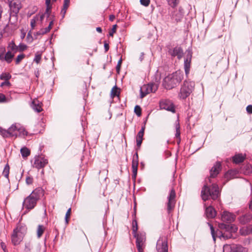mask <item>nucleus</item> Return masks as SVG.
I'll return each instance as SVG.
<instances>
[{"instance_id": "f257e3e1", "label": "nucleus", "mask_w": 252, "mask_h": 252, "mask_svg": "<svg viewBox=\"0 0 252 252\" xmlns=\"http://www.w3.org/2000/svg\"><path fill=\"white\" fill-rule=\"evenodd\" d=\"M221 219L222 221L226 223H220L219 225L220 228L224 231L223 232H220V236L224 239H230L232 236V232H235L237 230L235 225L231 224L235 220V215L230 212L224 211Z\"/></svg>"}, {"instance_id": "f03ea898", "label": "nucleus", "mask_w": 252, "mask_h": 252, "mask_svg": "<svg viewBox=\"0 0 252 252\" xmlns=\"http://www.w3.org/2000/svg\"><path fill=\"white\" fill-rule=\"evenodd\" d=\"M44 194V190L42 188L35 189L27 196L23 202V206L28 211L33 209L36 205L37 201Z\"/></svg>"}, {"instance_id": "7ed1b4c3", "label": "nucleus", "mask_w": 252, "mask_h": 252, "mask_svg": "<svg viewBox=\"0 0 252 252\" xmlns=\"http://www.w3.org/2000/svg\"><path fill=\"white\" fill-rule=\"evenodd\" d=\"M183 72L177 71L166 76L163 81V86L167 90L172 89L180 84L183 79Z\"/></svg>"}, {"instance_id": "20e7f679", "label": "nucleus", "mask_w": 252, "mask_h": 252, "mask_svg": "<svg viewBox=\"0 0 252 252\" xmlns=\"http://www.w3.org/2000/svg\"><path fill=\"white\" fill-rule=\"evenodd\" d=\"M219 194V187L215 184H213L210 187L204 185L202 189L201 192L202 198L204 201L210 199L215 200L218 198Z\"/></svg>"}, {"instance_id": "39448f33", "label": "nucleus", "mask_w": 252, "mask_h": 252, "mask_svg": "<svg viewBox=\"0 0 252 252\" xmlns=\"http://www.w3.org/2000/svg\"><path fill=\"white\" fill-rule=\"evenodd\" d=\"M195 83L193 81L185 80L183 84L182 85L179 97L180 98L185 99L191 94L194 90Z\"/></svg>"}, {"instance_id": "423d86ee", "label": "nucleus", "mask_w": 252, "mask_h": 252, "mask_svg": "<svg viewBox=\"0 0 252 252\" xmlns=\"http://www.w3.org/2000/svg\"><path fill=\"white\" fill-rule=\"evenodd\" d=\"M158 87L155 83H149L144 85L140 88V97L143 98L151 93H155L158 90Z\"/></svg>"}, {"instance_id": "0eeeda50", "label": "nucleus", "mask_w": 252, "mask_h": 252, "mask_svg": "<svg viewBox=\"0 0 252 252\" xmlns=\"http://www.w3.org/2000/svg\"><path fill=\"white\" fill-rule=\"evenodd\" d=\"M156 249L158 252H168L167 239L160 236L157 242Z\"/></svg>"}, {"instance_id": "6e6552de", "label": "nucleus", "mask_w": 252, "mask_h": 252, "mask_svg": "<svg viewBox=\"0 0 252 252\" xmlns=\"http://www.w3.org/2000/svg\"><path fill=\"white\" fill-rule=\"evenodd\" d=\"M175 191L172 189H171L169 195L167 197L168 202L167 203V210L168 214L170 213L175 207Z\"/></svg>"}, {"instance_id": "1a4fd4ad", "label": "nucleus", "mask_w": 252, "mask_h": 252, "mask_svg": "<svg viewBox=\"0 0 252 252\" xmlns=\"http://www.w3.org/2000/svg\"><path fill=\"white\" fill-rule=\"evenodd\" d=\"M136 245L138 252H143V247L145 241V234L144 233H136Z\"/></svg>"}, {"instance_id": "9d476101", "label": "nucleus", "mask_w": 252, "mask_h": 252, "mask_svg": "<svg viewBox=\"0 0 252 252\" xmlns=\"http://www.w3.org/2000/svg\"><path fill=\"white\" fill-rule=\"evenodd\" d=\"M192 52L189 50H188L186 52V57L184 59V66L185 69V74L187 77L188 76L190 67V63L192 58Z\"/></svg>"}, {"instance_id": "9b49d317", "label": "nucleus", "mask_w": 252, "mask_h": 252, "mask_svg": "<svg viewBox=\"0 0 252 252\" xmlns=\"http://www.w3.org/2000/svg\"><path fill=\"white\" fill-rule=\"evenodd\" d=\"M159 107L161 109H164L172 113L175 112L173 103L169 100H162L159 102Z\"/></svg>"}, {"instance_id": "f8f14e48", "label": "nucleus", "mask_w": 252, "mask_h": 252, "mask_svg": "<svg viewBox=\"0 0 252 252\" xmlns=\"http://www.w3.org/2000/svg\"><path fill=\"white\" fill-rule=\"evenodd\" d=\"M33 167L38 169L43 168L48 163V160L39 156H36L34 158Z\"/></svg>"}, {"instance_id": "ddd939ff", "label": "nucleus", "mask_w": 252, "mask_h": 252, "mask_svg": "<svg viewBox=\"0 0 252 252\" xmlns=\"http://www.w3.org/2000/svg\"><path fill=\"white\" fill-rule=\"evenodd\" d=\"M183 16L184 12L182 8H180L178 10H174L170 15L172 20L176 23L181 21Z\"/></svg>"}, {"instance_id": "4468645a", "label": "nucleus", "mask_w": 252, "mask_h": 252, "mask_svg": "<svg viewBox=\"0 0 252 252\" xmlns=\"http://www.w3.org/2000/svg\"><path fill=\"white\" fill-rule=\"evenodd\" d=\"M138 162V155L136 152L133 156L131 164L132 170V178L133 180H135L136 178Z\"/></svg>"}, {"instance_id": "2eb2a0df", "label": "nucleus", "mask_w": 252, "mask_h": 252, "mask_svg": "<svg viewBox=\"0 0 252 252\" xmlns=\"http://www.w3.org/2000/svg\"><path fill=\"white\" fill-rule=\"evenodd\" d=\"M221 169V162L220 161L216 162L210 170V177L209 180H210V178H214L216 177L219 174Z\"/></svg>"}, {"instance_id": "dca6fc26", "label": "nucleus", "mask_w": 252, "mask_h": 252, "mask_svg": "<svg viewBox=\"0 0 252 252\" xmlns=\"http://www.w3.org/2000/svg\"><path fill=\"white\" fill-rule=\"evenodd\" d=\"M22 240L21 233L18 228L14 229L11 235V242L16 246L19 245Z\"/></svg>"}, {"instance_id": "f3484780", "label": "nucleus", "mask_w": 252, "mask_h": 252, "mask_svg": "<svg viewBox=\"0 0 252 252\" xmlns=\"http://www.w3.org/2000/svg\"><path fill=\"white\" fill-rule=\"evenodd\" d=\"M168 54L171 55L172 57L177 56L179 59H180L183 56V50L181 47H175L173 49H170L168 50Z\"/></svg>"}, {"instance_id": "a211bd4d", "label": "nucleus", "mask_w": 252, "mask_h": 252, "mask_svg": "<svg viewBox=\"0 0 252 252\" xmlns=\"http://www.w3.org/2000/svg\"><path fill=\"white\" fill-rule=\"evenodd\" d=\"M10 11L15 13V14H18L21 8L20 3L19 1L12 0L9 2Z\"/></svg>"}, {"instance_id": "6ab92c4d", "label": "nucleus", "mask_w": 252, "mask_h": 252, "mask_svg": "<svg viewBox=\"0 0 252 252\" xmlns=\"http://www.w3.org/2000/svg\"><path fill=\"white\" fill-rule=\"evenodd\" d=\"M42 103L39 102V101L37 99H34L31 104V107L33 109V110L39 113L41 112L43 109L41 106Z\"/></svg>"}, {"instance_id": "aec40b11", "label": "nucleus", "mask_w": 252, "mask_h": 252, "mask_svg": "<svg viewBox=\"0 0 252 252\" xmlns=\"http://www.w3.org/2000/svg\"><path fill=\"white\" fill-rule=\"evenodd\" d=\"M14 53H12L10 50H8L5 54L4 57H2L1 54H0V60H5L8 63H11L13 58L14 57Z\"/></svg>"}, {"instance_id": "412c9836", "label": "nucleus", "mask_w": 252, "mask_h": 252, "mask_svg": "<svg viewBox=\"0 0 252 252\" xmlns=\"http://www.w3.org/2000/svg\"><path fill=\"white\" fill-rule=\"evenodd\" d=\"M205 214L207 218L212 219L216 217L217 212L213 207L209 206L206 209Z\"/></svg>"}, {"instance_id": "4be33fe9", "label": "nucleus", "mask_w": 252, "mask_h": 252, "mask_svg": "<svg viewBox=\"0 0 252 252\" xmlns=\"http://www.w3.org/2000/svg\"><path fill=\"white\" fill-rule=\"evenodd\" d=\"M19 126H17L16 124H12L10 127H9L8 130L10 133H11L10 134L11 137H18V132L19 130Z\"/></svg>"}, {"instance_id": "5701e85b", "label": "nucleus", "mask_w": 252, "mask_h": 252, "mask_svg": "<svg viewBox=\"0 0 252 252\" xmlns=\"http://www.w3.org/2000/svg\"><path fill=\"white\" fill-rule=\"evenodd\" d=\"M232 158L234 163L238 164L242 162L245 157L242 154H238L234 155Z\"/></svg>"}, {"instance_id": "b1692460", "label": "nucleus", "mask_w": 252, "mask_h": 252, "mask_svg": "<svg viewBox=\"0 0 252 252\" xmlns=\"http://www.w3.org/2000/svg\"><path fill=\"white\" fill-rule=\"evenodd\" d=\"M251 216L248 214L243 215L239 218L240 222L242 224H245L250 222Z\"/></svg>"}, {"instance_id": "393cba45", "label": "nucleus", "mask_w": 252, "mask_h": 252, "mask_svg": "<svg viewBox=\"0 0 252 252\" xmlns=\"http://www.w3.org/2000/svg\"><path fill=\"white\" fill-rule=\"evenodd\" d=\"M17 14H15L14 12L10 11L9 15V22L8 24H14L17 21Z\"/></svg>"}, {"instance_id": "a878e982", "label": "nucleus", "mask_w": 252, "mask_h": 252, "mask_svg": "<svg viewBox=\"0 0 252 252\" xmlns=\"http://www.w3.org/2000/svg\"><path fill=\"white\" fill-rule=\"evenodd\" d=\"M7 48L11 52L13 51V53H15L18 51V46L15 44L14 41H11L8 44Z\"/></svg>"}, {"instance_id": "bb28decb", "label": "nucleus", "mask_w": 252, "mask_h": 252, "mask_svg": "<svg viewBox=\"0 0 252 252\" xmlns=\"http://www.w3.org/2000/svg\"><path fill=\"white\" fill-rule=\"evenodd\" d=\"M0 133L4 138L11 137L10 136L11 133L9 132L8 129H5L0 127Z\"/></svg>"}, {"instance_id": "cd10ccee", "label": "nucleus", "mask_w": 252, "mask_h": 252, "mask_svg": "<svg viewBox=\"0 0 252 252\" xmlns=\"http://www.w3.org/2000/svg\"><path fill=\"white\" fill-rule=\"evenodd\" d=\"M233 252H244L245 249L240 245L232 244Z\"/></svg>"}, {"instance_id": "c85d7f7f", "label": "nucleus", "mask_w": 252, "mask_h": 252, "mask_svg": "<svg viewBox=\"0 0 252 252\" xmlns=\"http://www.w3.org/2000/svg\"><path fill=\"white\" fill-rule=\"evenodd\" d=\"M52 16L53 15H51V12H47L45 11L43 13H42L40 16V20L42 21L44 18H46L47 20H50L51 18H52Z\"/></svg>"}, {"instance_id": "c756f323", "label": "nucleus", "mask_w": 252, "mask_h": 252, "mask_svg": "<svg viewBox=\"0 0 252 252\" xmlns=\"http://www.w3.org/2000/svg\"><path fill=\"white\" fill-rule=\"evenodd\" d=\"M21 154L23 157H28L30 154V150L26 147L22 148L20 150Z\"/></svg>"}, {"instance_id": "7c9ffc66", "label": "nucleus", "mask_w": 252, "mask_h": 252, "mask_svg": "<svg viewBox=\"0 0 252 252\" xmlns=\"http://www.w3.org/2000/svg\"><path fill=\"white\" fill-rule=\"evenodd\" d=\"M9 170H10V167L8 163H7L3 169L2 174L7 179H8L9 177Z\"/></svg>"}, {"instance_id": "2f4dec72", "label": "nucleus", "mask_w": 252, "mask_h": 252, "mask_svg": "<svg viewBox=\"0 0 252 252\" xmlns=\"http://www.w3.org/2000/svg\"><path fill=\"white\" fill-rule=\"evenodd\" d=\"M138 230L137 222L136 220H132V234L133 236H135L136 233H137Z\"/></svg>"}, {"instance_id": "473e14b6", "label": "nucleus", "mask_w": 252, "mask_h": 252, "mask_svg": "<svg viewBox=\"0 0 252 252\" xmlns=\"http://www.w3.org/2000/svg\"><path fill=\"white\" fill-rule=\"evenodd\" d=\"M45 230V227L42 225H39L37 230V235L38 238H40L43 234Z\"/></svg>"}, {"instance_id": "72a5a7b5", "label": "nucleus", "mask_w": 252, "mask_h": 252, "mask_svg": "<svg viewBox=\"0 0 252 252\" xmlns=\"http://www.w3.org/2000/svg\"><path fill=\"white\" fill-rule=\"evenodd\" d=\"M180 128V125H179V123L178 122V123L176 124V133H175V137L179 138V141L178 142V143H179L181 141Z\"/></svg>"}, {"instance_id": "f704fd0d", "label": "nucleus", "mask_w": 252, "mask_h": 252, "mask_svg": "<svg viewBox=\"0 0 252 252\" xmlns=\"http://www.w3.org/2000/svg\"><path fill=\"white\" fill-rule=\"evenodd\" d=\"M27 134L28 132L24 128L19 127L18 132V136L24 137L25 136L27 135Z\"/></svg>"}, {"instance_id": "c9c22d12", "label": "nucleus", "mask_w": 252, "mask_h": 252, "mask_svg": "<svg viewBox=\"0 0 252 252\" xmlns=\"http://www.w3.org/2000/svg\"><path fill=\"white\" fill-rule=\"evenodd\" d=\"M11 77V75L9 73H2L0 75V79L5 81H8Z\"/></svg>"}, {"instance_id": "e433bc0d", "label": "nucleus", "mask_w": 252, "mask_h": 252, "mask_svg": "<svg viewBox=\"0 0 252 252\" xmlns=\"http://www.w3.org/2000/svg\"><path fill=\"white\" fill-rule=\"evenodd\" d=\"M232 244H225L223 247V252H233Z\"/></svg>"}, {"instance_id": "4c0bfd02", "label": "nucleus", "mask_w": 252, "mask_h": 252, "mask_svg": "<svg viewBox=\"0 0 252 252\" xmlns=\"http://www.w3.org/2000/svg\"><path fill=\"white\" fill-rule=\"evenodd\" d=\"M118 88L115 85L114 86L111 90V95L112 97H114L116 96H118L120 92L118 91Z\"/></svg>"}, {"instance_id": "58836bf2", "label": "nucleus", "mask_w": 252, "mask_h": 252, "mask_svg": "<svg viewBox=\"0 0 252 252\" xmlns=\"http://www.w3.org/2000/svg\"><path fill=\"white\" fill-rule=\"evenodd\" d=\"M41 55L42 54L41 52H37V53H36L35 54L34 58L33 59V62H35L37 63H38L41 60Z\"/></svg>"}, {"instance_id": "ea45409f", "label": "nucleus", "mask_w": 252, "mask_h": 252, "mask_svg": "<svg viewBox=\"0 0 252 252\" xmlns=\"http://www.w3.org/2000/svg\"><path fill=\"white\" fill-rule=\"evenodd\" d=\"M236 174V171L232 170H230L227 171V172L225 174V177L227 178H231L235 175Z\"/></svg>"}, {"instance_id": "a19ab883", "label": "nucleus", "mask_w": 252, "mask_h": 252, "mask_svg": "<svg viewBox=\"0 0 252 252\" xmlns=\"http://www.w3.org/2000/svg\"><path fill=\"white\" fill-rule=\"evenodd\" d=\"M134 112L138 117H140L141 115V108L140 106L136 105L134 107Z\"/></svg>"}, {"instance_id": "79ce46f5", "label": "nucleus", "mask_w": 252, "mask_h": 252, "mask_svg": "<svg viewBox=\"0 0 252 252\" xmlns=\"http://www.w3.org/2000/svg\"><path fill=\"white\" fill-rule=\"evenodd\" d=\"M145 129V126L144 125L142 126L140 130L138 132L136 137H138V138H143Z\"/></svg>"}, {"instance_id": "37998d69", "label": "nucleus", "mask_w": 252, "mask_h": 252, "mask_svg": "<svg viewBox=\"0 0 252 252\" xmlns=\"http://www.w3.org/2000/svg\"><path fill=\"white\" fill-rule=\"evenodd\" d=\"M168 4L172 7H175L177 6L178 0H166Z\"/></svg>"}, {"instance_id": "c03bdc74", "label": "nucleus", "mask_w": 252, "mask_h": 252, "mask_svg": "<svg viewBox=\"0 0 252 252\" xmlns=\"http://www.w3.org/2000/svg\"><path fill=\"white\" fill-rule=\"evenodd\" d=\"M209 226H210V230H211V235L212 236V237L214 239V241L216 240V237H215V229L214 228V227L213 226V225L210 223H208Z\"/></svg>"}, {"instance_id": "a18cd8bd", "label": "nucleus", "mask_w": 252, "mask_h": 252, "mask_svg": "<svg viewBox=\"0 0 252 252\" xmlns=\"http://www.w3.org/2000/svg\"><path fill=\"white\" fill-rule=\"evenodd\" d=\"M25 55L24 54L19 55L16 59L15 63L18 64L25 58Z\"/></svg>"}, {"instance_id": "49530a36", "label": "nucleus", "mask_w": 252, "mask_h": 252, "mask_svg": "<svg viewBox=\"0 0 252 252\" xmlns=\"http://www.w3.org/2000/svg\"><path fill=\"white\" fill-rule=\"evenodd\" d=\"M17 46L18 47V50L20 52L24 51L27 48V46L23 43H20Z\"/></svg>"}, {"instance_id": "de8ad7c7", "label": "nucleus", "mask_w": 252, "mask_h": 252, "mask_svg": "<svg viewBox=\"0 0 252 252\" xmlns=\"http://www.w3.org/2000/svg\"><path fill=\"white\" fill-rule=\"evenodd\" d=\"M122 58H121L119 60L118 63L117 64V66L116 67V71H117V73H119V72L120 70V68H121V66L122 64Z\"/></svg>"}, {"instance_id": "09e8293b", "label": "nucleus", "mask_w": 252, "mask_h": 252, "mask_svg": "<svg viewBox=\"0 0 252 252\" xmlns=\"http://www.w3.org/2000/svg\"><path fill=\"white\" fill-rule=\"evenodd\" d=\"M140 2L141 5L148 6L150 2V0H140Z\"/></svg>"}, {"instance_id": "8fccbe9b", "label": "nucleus", "mask_w": 252, "mask_h": 252, "mask_svg": "<svg viewBox=\"0 0 252 252\" xmlns=\"http://www.w3.org/2000/svg\"><path fill=\"white\" fill-rule=\"evenodd\" d=\"M70 212H71V208H70L68 209V210L67 211L66 214H65V222L66 223H68V218L69 217V216L70 215Z\"/></svg>"}, {"instance_id": "3c124183", "label": "nucleus", "mask_w": 252, "mask_h": 252, "mask_svg": "<svg viewBox=\"0 0 252 252\" xmlns=\"http://www.w3.org/2000/svg\"><path fill=\"white\" fill-rule=\"evenodd\" d=\"M117 27V25H114L113 26L111 31L110 32H109V36H113L114 33L116 31Z\"/></svg>"}, {"instance_id": "603ef678", "label": "nucleus", "mask_w": 252, "mask_h": 252, "mask_svg": "<svg viewBox=\"0 0 252 252\" xmlns=\"http://www.w3.org/2000/svg\"><path fill=\"white\" fill-rule=\"evenodd\" d=\"M67 8H68V7H65L64 6L63 7V8L61 10V13L62 15V19L64 18Z\"/></svg>"}, {"instance_id": "864d4df0", "label": "nucleus", "mask_w": 252, "mask_h": 252, "mask_svg": "<svg viewBox=\"0 0 252 252\" xmlns=\"http://www.w3.org/2000/svg\"><path fill=\"white\" fill-rule=\"evenodd\" d=\"M26 182L28 185H31L33 182V178L30 176L27 177L26 179Z\"/></svg>"}, {"instance_id": "5fc2aeb1", "label": "nucleus", "mask_w": 252, "mask_h": 252, "mask_svg": "<svg viewBox=\"0 0 252 252\" xmlns=\"http://www.w3.org/2000/svg\"><path fill=\"white\" fill-rule=\"evenodd\" d=\"M6 97L3 94L0 93V103L6 102Z\"/></svg>"}, {"instance_id": "6e6d98bb", "label": "nucleus", "mask_w": 252, "mask_h": 252, "mask_svg": "<svg viewBox=\"0 0 252 252\" xmlns=\"http://www.w3.org/2000/svg\"><path fill=\"white\" fill-rule=\"evenodd\" d=\"M27 39L28 40L30 41V42H32L33 40V37L32 36L31 31L29 32L28 33L27 36Z\"/></svg>"}, {"instance_id": "4d7b16f0", "label": "nucleus", "mask_w": 252, "mask_h": 252, "mask_svg": "<svg viewBox=\"0 0 252 252\" xmlns=\"http://www.w3.org/2000/svg\"><path fill=\"white\" fill-rule=\"evenodd\" d=\"M143 138H138L136 137V145L138 147H140L142 144Z\"/></svg>"}, {"instance_id": "13d9d810", "label": "nucleus", "mask_w": 252, "mask_h": 252, "mask_svg": "<svg viewBox=\"0 0 252 252\" xmlns=\"http://www.w3.org/2000/svg\"><path fill=\"white\" fill-rule=\"evenodd\" d=\"M42 35H43V33H42V31L40 29L39 31H38L34 33V37L36 39L37 38L38 36H40Z\"/></svg>"}, {"instance_id": "bf43d9fd", "label": "nucleus", "mask_w": 252, "mask_h": 252, "mask_svg": "<svg viewBox=\"0 0 252 252\" xmlns=\"http://www.w3.org/2000/svg\"><path fill=\"white\" fill-rule=\"evenodd\" d=\"M51 29V28H50L48 26L47 27H46L44 29H41V30L42 31V33H43V34H44L50 31Z\"/></svg>"}, {"instance_id": "052dcab7", "label": "nucleus", "mask_w": 252, "mask_h": 252, "mask_svg": "<svg viewBox=\"0 0 252 252\" xmlns=\"http://www.w3.org/2000/svg\"><path fill=\"white\" fill-rule=\"evenodd\" d=\"M10 85H11V84L9 81H5L0 84V87H3L4 86H10Z\"/></svg>"}, {"instance_id": "680f3d73", "label": "nucleus", "mask_w": 252, "mask_h": 252, "mask_svg": "<svg viewBox=\"0 0 252 252\" xmlns=\"http://www.w3.org/2000/svg\"><path fill=\"white\" fill-rule=\"evenodd\" d=\"M70 0H63V6L68 7L70 4Z\"/></svg>"}, {"instance_id": "e2e57ef3", "label": "nucleus", "mask_w": 252, "mask_h": 252, "mask_svg": "<svg viewBox=\"0 0 252 252\" xmlns=\"http://www.w3.org/2000/svg\"><path fill=\"white\" fill-rule=\"evenodd\" d=\"M46 7L45 11L51 12L52 5L50 4V3L46 4Z\"/></svg>"}, {"instance_id": "0e129e2a", "label": "nucleus", "mask_w": 252, "mask_h": 252, "mask_svg": "<svg viewBox=\"0 0 252 252\" xmlns=\"http://www.w3.org/2000/svg\"><path fill=\"white\" fill-rule=\"evenodd\" d=\"M246 110L248 113L252 114V105H249L246 108Z\"/></svg>"}, {"instance_id": "69168bd1", "label": "nucleus", "mask_w": 252, "mask_h": 252, "mask_svg": "<svg viewBox=\"0 0 252 252\" xmlns=\"http://www.w3.org/2000/svg\"><path fill=\"white\" fill-rule=\"evenodd\" d=\"M104 47L105 52H107L109 49V44L107 43L106 42V41H105L104 43Z\"/></svg>"}, {"instance_id": "338daca9", "label": "nucleus", "mask_w": 252, "mask_h": 252, "mask_svg": "<svg viewBox=\"0 0 252 252\" xmlns=\"http://www.w3.org/2000/svg\"><path fill=\"white\" fill-rule=\"evenodd\" d=\"M54 17H55L54 16H52V18H51V19L50 20H49L50 21V22H49L48 27H49L51 28L52 26L53 25L54 21Z\"/></svg>"}, {"instance_id": "774afa93", "label": "nucleus", "mask_w": 252, "mask_h": 252, "mask_svg": "<svg viewBox=\"0 0 252 252\" xmlns=\"http://www.w3.org/2000/svg\"><path fill=\"white\" fill-rule=\"evenodd\" d=\"M1 247L4 252H7L6 247L4 243L1 242L0 244Z\"/></svg>"}]
</instances>
